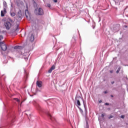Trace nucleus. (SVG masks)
<instances>
[{"instance_id":"31","label":"nucleus","mask_w":128,"mask_h":128,"mask_svg":"<svg viewBox=\"0 0 128 128\" xmlns=\"http://www.w3.org/2000/svg\"><path fill=\"white\" fill-rule=\"evenodd\" d=\"M111 84H114V81H113V82H111Z\"/></svg>"},{"instance_id":"6","label":"nucleus","mask_w":128,"mask_h":128,"mask_svg":"<svg viewBox=\"0 0 128 128\" xmlns=\"http://www.w3.org/2000/svg\"><path fill=\"white\" fill-rule=\"evenodd\" d=\"M3 4H4V14H6V8L8 6L6 5V1H4L3 2Z\"/></svg>"},{"instance_id":"4","label":"nucleus","mask_w":128,"mask_h":128,"mask_svg":"<svg viewBox=\"0 0 128 128\" xmlns=\"http://www.w3.org/2000/svg\"><path fill=\"white\" fill-rule=\"evenodd\" d=\"M4 25L6 28V30H10V28H12V23H10V22H4Z\"/></svg>"},{"instance_id":"35","label":"nucleus","mask_w":128,"mask_h":128,"mask_svg":"<svg viewBox=\"0 0 128 128\" xmlns=\"http://www.w3.org/2000/svg\"><path fill=\"white\" fill-rule=\"evenodd\" d=\"M24 36H26V32H24Z\"/></svg>"},{"instance_id":"34","label":"nucleus","mask_w":128,"mask_h":128,"mask_svg":"<svg viewBox=\"0 0 128 128\" xmlns=\"http://www.w3.org/2000/svg\"><path fill=\"white\" fill-rule=\"evenodd\" d=\"M24 59L26 60H28V58H24Z\"/></svg>"},{"instance_id":"23","label":"nucleus","mask_w":128,"mask_h":128,"mask_svg":"<svg viewBox=\"0 0 128 128\" xmlns=\"http://www.w3.org/2000/svg\"><path fill=\"white\" fill-rule=\"evenodd\" d=\"M114 118V116H110L109 117H108V118H109V120H110V118Z\"/></svg>"},{"instance_id":"28","label":"nucleus","mask_w":128,"mask_h":128,"mask_svg":"<svg viewBox=\"0 0 128 128\" xmlns=\"http://www.w3.org/2000/svg\"><path fill=\"white\" fill-rule=\"evenodd\" d=\"M110 74H112L114 72V70H111L110 71Z\"/></svg>"},{"instance_id":"37","label":"nucleus","mask_w":128,"mask_h":128,"mask_svg":"<svg viewBox=\"0 0 128 128\" xmlns=\"http://www.w3.org/2000/svg\"><path fill=\"white\" fill-rule=\"evenodd\" d=\"M99 102L100 104V102H102V100L99 101Z\"/></svg>"},{"instance_id":"10","label":"nucleus","mask_w":128,"mask_h":128,"mask_svg":"<svg viewBox=\"0 0 128 128\" xmlns=\"http://www.w3.org/2000/svg\"><path fill=\"white\" fill-rule=\"evenodd\" d=\"M30 42H34V34H32L30 36Z\"/></svg>"},{"instance_id":"30","label":"nucleus","mask_w":128,"mask_h":128,"mask_svg":"<svg viewBox=\"0 0 128 128\" xmlns=\"http://www.w3.org/2000/svg\"><path fill=\"white\" fill-rule=\"evenodd\" d=\"M53 2H58V0H53Z\"/></svg>"},{"instance_id":"32","label":"nucleus","mask_w":128,"mask_h":128,"mask_svg":"<svg viewBox=\"0 0 128 128\" xmlns=\"http://www.w3.org/2000/svg\"><path fill=\"white\" fill-rule=\"evenodd\" d=\"M104 94H108V91H104Z\"/></svg>"},{"instance_id":"17","label":"nucleus","mask_w":128,"mask_h":128,"mask_svg":"<svg viewBox=\"0 0 128 128\" xmlns=\"http://www.w3.org/2000/svg\"><path fill=\"white\" fill-rule=\"evenodd\" d=\"M8 20L9 22H14V20H12V18H8Z\"/></svg>"},{"instance_id":"13","label":"nucleus","mask_w":128,"mask_h":128,"mask_svg":"<svg viewBox=\"0 0 128 128\" xmlns=\"http://www.w3.org/2000/svg\"><path fill=\"white\" fill-rule=\"evenodd\" d=\"M36 84H37L38 86V88H42V82L37 81Z\"/></svg>"},{"instance_id":"24","label":"nucleus","mask_w":128,"mask_h":128,"mask_svg":"<svg viewBox=\"0 0 128 128\" xmlns=\"http://www.w3.org/2000/svg\"><path fill=\"white\" fill-rule=\"evenodd\" d=\"M2 38H4V36H0V41H1Z\"/></svg>"},{"instance_id":"20","label":"nucleus","mask_w":128,"mask_h":128,"mask_svg":"<svg viewBox=\"0 0 128 128\" xmlns=\"http://www.w3.org/2000/svg\"><path fill=\"white\" fill-rule=\"evenodd\" d=\"M120 68H118V70H116V74H118L120 72Z\"/></svg>"},{"instance_id":"16","label":"nucleus","mask_w":128,"mask_h":128,"mask_svg":"<svg viewBox=\"0 0 128 128\" xmlns=\"http://www.w3.org/2000/svg\"><path fill=\"white\" fill-rule=\"evenodd\" d=\"M10 15L11 16H16V13L10 12Z\"/></svg>"},{"instance_id":"27","label":"nucleus","mask_w":128,"mask_h":128,"mask_svg":"<svg viewBox=\"0 0 128 128\" xmlns=\"http://www.w3.org/2000/svg\"><path fill=\"white\" fill-rule=\"evenodd\" d=\"M48 116H50V118H52V115H50V113H48Z\"/></svg>"},{"instance_id":"22","label":"nucleus","mask_w":128,"mask_h":128,"mask_svg":"<svg viewBox=\"0 0 128 128\" xmlns=\"http://www.w3.org/2000/svg\"><path fill=\"white\" fill-rule=\"evenodd\" d=\"M89 126H88V122H86V128H88Z\"/></svg>"},{"instance_id":"36","label":"nucleus","mask_w":128,"mask_h":128,"mask_svg":"<svg viewBox=\"0 0 128 128\" xmlns=\"http://www.w3.org/2000/svg\"><path fill=\"white\" fill-rule=\"evenodd\" d=\"M110 96H111V98H114V96H112V95H111Z\"/></svg>"},{"instance_id":"12","label":"nucleus","mask_w":128,"mask_h":128,"mask_svg":"<svg viewBox=\"0 0 128 128\" xmlns=\"http://www.w3.org/2000/svg\"><path fill=\"white\" fill-rule=\"evenodd\" d=\"M36 106L38 110H40V112H42V107L40 106V104H37Z\"/></svg>"},{"instance_id":"26","label":"nucleus","mask_w":128,"mask_h":128,"mask_svg":"<svg viewBox=\"0 0 128 128\" xmlns=\"http://www.w3.org/2000/svg\"><path fill=\"white\" fill-rule=\"evenodd\" d=\"M121 118H124V115H122L120 116Z\"/></svg>"},{"instance_id":"9","label":"nucleus","mask_w":128,"mask_h":128,"mask_svg":"<svg viewBox=\"0 0 128 128\" xmlns=\"http://www.w3.org/2000/svg\"><path fill=\"white\" fill-rule=\"evenodd\" d=\"M75 102H76V106L78 108V106H80V100H75Z\"/></svg>"},{"instance_id":"39","label":"nucleus","mask_w":128,"mask_h":128,"mask_svg":"<svg viewBox=\"0 0 128 128\" xmlns=\"http://www.w3.org/2000/svg\"><path fill=\"white\" fill-rule=\"evenodd\" d=\"M108 110H110V108H108Z\"/></svg>"},{"instance_id":"3","label":"nucleus","mask_w":128,"mask_h":128,"mask_svg":"<svg viewBox=\"0 0 128 128\" xmlns=\"http://www.w3.org/2000/svg\"><path fill=\"white\" fill-rule=\"evenodd\" d=\"M22 48H24V47L22 46H14V50H15V52H18L20 54V50H22Z\"/></svg>"},{"instance_id":"29","label":"nucleus","mask_w":128,"mask_h":128,"mask_svg":"<svg viewBox=\"0 0 128 128\" xmlns=\"http://www.w3.org/2000/svg\"><path fill=\"white\" fill-rule=\"evenodd\" d=\"M105 106H110V104H108V103H105Z\"/></svg>"},{"instance_id":"42","label":"nucleus","mask_w":128,"mask_h":128,"mask_svg":"<svg viewBox=\"0 0 128 128\" xmlns=\"http://www.w3.org/2000/svg\"><path fill=\"white\" fill-rule=\"evenodd\" d=\"M120 30V28H118L116 30Z\"/></svg>"},{"instance_id":"8","label":"nucleus","mask_w":128,"mask_h":128,"mask_svg":"<svg viewBox=\"0 0 128 128\" xmlns=\"http://www.w3.org/2000/svg\"><path fill=\"white\" fill-rule=\"evenodd\" d=\"M25 16H26V18H28V16H30V14L28 12V10H25Z\"/></svg>"},{"instance_id":"43","label":"nucleus","mask_w":128,"mask_h":128,"mask_svg":"<svg viewBox=\"0 0 128 128\" xmlns=\"http://www.w3.org/2000/svg\"><path fill=\"white\" fill-rule=\"evenodd\" d=\"M126 8L124 9V11H126Z\"/></svg>"},{"instance_id":"2","label":"nucleus","mask_w":128,"mask_h":128,"mask_svg":"<svg viewBox=\"0 0 128 128\" xmlns=\"http://www.w3.org/2000/svg\"><path fill=\"white\" fill-rule=\"evenodd\" d=\"M0 46L2 50L4 52L8 50V46L3 42H0Z\"/></svg>"},{"instance_id":"41","label":"nucleus","mask_w":128,"mask_h":128,"mask_svg":"<svg viewBox=\"0 0 128 128\" xmlns=\"http://www.w3.org/2000/svg\"><path fill=\"white\" fill-rule=\"evenodd\" d=\"M11 6H12V4H11Z\"/></svg>"},{"instance_id":"5","label":"nucleus","mask_w":128,"mask_h":128,"mask_svg":"<svg viewBox=\"0 0 128 128\" xmlns=\"http://www.w3.org/2000/svg\"><path fill=\"white\" fill-rule=\"evenodd\" d=\"M16 16L19 20H22V12L20 10L18 12Z\"/></svg>"},{"instance_id":"14","label":"nucleus","mask_w":128,"mask_h":128,"mask_svg":"<svg viewBox=\"0 0 128 128\" xmlns=\"http://www.w3.org/2000/svg\"><path fill=\"white\" fill-rule=\"evenodd\" d=\"M19 25L17 24L16 26V30H14L15 32H18V30H20V28H18Z\"/></svg>"},{"instance_id":"38","label":"nucleus","mask_w":128,"mask_h":128,"mask_svg":"<svg viewBox=\"0 0 128 128\" xmlns=\"http://www.w3.org/2000/svg\"><path fill=\"white\" fill-rule=\"evenodd\" d=\"M124 28H128V26H124Z\"/></svg>"},{"instance_id":"18","label":"nucleus","mask_w":128,"mask_h":128,"mask_svg":"<svg viewBox=\"0 0 128 128\" xmlns=\"http://www.w3.org/2000/svg\"><path fill=\"white\" fill-rule=\"evenodd\" d=\"M78 108H79L80 111L81 112V114H82L84 112V111L82 110V108H80V106H78Z\"/></svg>"},{"instance_id":"40","label":"nucleus","mask_w":128,"mask_h":128,"mask_svg":"<svg viewBox=\"0 0 128 128\" xmlns=\"http://www.w3.org/2000/svg\"><path fill=\"white\" fill-rule=\"evenodd\" d=\"M116 26H120V25H117Z\"/></svg>"},{"instance_id":"21","label":"nucleus","mask_w":128,"mask_h":128,"mask_svg":"<svg viewBox=\"0 0 128 128\" xmlns=\"http://www.w3.org/2000/svg\"><path fill=\"white\" fill-rule=\"evenodd\" d=\"M76 41V37L74 36L72 40V42H75Z\"/></svg>"},{"instance_id":"33","label":"nucleus","mask_w":128,"mask_h":128,"mask_svg":"<svg viewBox=\"0 0 128 128\" xmlns=\"http://www.w3.org/2000/svg\"><path fill=\"white\" fill-rule=\"evenodd\" d=\"M16 102H20V100L18 98H16Z\"/></svg>"},{"instance_id":"44","label":"nucleus","mask_w":128,"mask_h":128,"mask_svg":"<svg viewBox=\"0 0 128 128\" xmlns=\"http://www.w3.org/2000/svg\"><path fill=\"white\" fill-rule=\"evenodd\" d=\"M0 85L2 86V83H0Z\"/></svg>"},{"instance_id":"11","label":"nucleus","mask_w":128,"mask_h":128,"mask_svg":"<svg viewBox=\"0 0 128 128\" xmlns=\"http://www.w3.org/2000/svg\"><path fill=\"white\" fill-rule=\"evenodd\" d=\"M81 99L82 100V102H83V104L84 105V98H82L80 96H76L75 100H80Z\"/></svg>"},{"instance_id":"25","label":"nucleus","mask_w":128,"mask_h":128,"mask_svg":"<svg viewBox=\"0 0 128 128\" xmlns=\"http://www.w3.org/2000/svg\"><path fill=\"white\" fill-rule=\"evenodd\" d=\"M104 116H106V114H102L101 116L102 118H104Z\"/></svg>"},{"instance_id":"45","label":"nucleus","mask_w":128,"mask_h":128,"mask_svg":"<svg viewBox=\"0 0 128 128\" xmlns=\"http://www.w3.org/2000/svg\"><path fill=\"white\" fill-rule=\"evenodd\" d=\"M114 28H116V27L114 28Z\"/></svg>"},{"instance_id":"19","label":"nucleus","mask_w":128,"mask_h":128,"mask_svg":"<svg viewBox=\"0 0 128 128\" xmlns=\"http://www.w3.org/2000/svg\"><path fill=\"white\" fill-rule=\"evenodd\" d=\"M46 6V8H50L51 5L50 4H47Z\"/></svg>"},{"instance_id":"15","label":"nucleus","mask_w":128,"mask_h":128,"mask_svg":"<svg viewBox=\"0 0 128 128\" xmlns=\"http://www.w3.org/2000/svg\"><path fill=\"white\" fill-rule=\"evenodd\" d=\"M6 14V13H4V10H1V16H4V15Z\"/></svg>"},{"instance_id":"7","label":"nucleus","mask_w":128,"mask_h":128,"mask_svg":"<svg viewBox=\"0 0 128 128\" xmlns=\"http://www.w3.org/2000/svg\"><path fill=\"white\" fill-rule=\"evenodd\" d=\"M55 68H56V66L53 65V66L50 68V69L48 70V74H51L52 72V70H54Z\"/></svg>"},{"instance_id":"1","label":"nucleus","mask_w":128,"mask_h":128,"mask_svg":"<svg viewBox=\"0 0 128 128\" xmlns=\"http://www.w3.org/2000/svg\"><path fill=\"white\" fill-rule=\"evenodd\" d=\"M35 14L36 16H44V12L42 8L35 10Z\"/></svg>"}]
</instances>
